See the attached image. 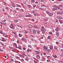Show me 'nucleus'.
I'll list each match as a JSON object with an SVG mask.
<instances>
[{"mask_svg": "<svg viewBox=\"0 0 63 63\" xmlns=\"http://www.w3.org/2000/svg\"><path fill=\"white\" fill-rule=\"evenodd\" d=\"M43 47L44 48V49L45 50H47V49L48 48V47H47V46H44Z\"/></svg>", "mask_w": 63, "mask_h": 63, "instance_id": "f257e3e1", "label": "nucleus"}, {"mask_svg": "<svg viewBox=\"0 0 63 63\" xmlns=\"http://www.w3.org/2000/svg\"><path fill=\"white\" fill-rule=\"evenodd\" d=\"M22 40V41H25V42L26 41V39H25V38H23L21 39Z\"/></svg>", "mask_w": 63, "mask_h": 63, "instance_id": "f03ea898", "label": "nucleus"}, {"mask_svg": "<svg viewBox=\"0 0 63 63\" xmlns=\"http://www.w3.org/2000/svg\"><path fill=\"white\" fill-rule=\"evenodd\" d=\"M63 18L62 17H61V16H59L58 17V19H62Z\"/></svg>", "mask_w": 63, "mask_h": 63, "instance_id": "7ed1b4c3", "label": "nucleus"}, {"mask_svg": "<svg viewBox=\"0 0 63 63\" xmlns=\"http://www.w3.org/2000/svg\"><path fill=\"white\" fill-rule=\"evenodd\" d=\"M32 32L33 34H35L36 32V31L35 30H33L32 31Z\"/></svg>", "mask_w": 63, "mask_h": 63, "instance_id": "20e7f679", "label": "nucleus"}, {"mask_svg": "<svg viewBox=\"0 0 63 63\" xmlns=\"http://www.w3.org/2000/svg\"><path fill=\"white\" fill-rule=\"evenodd\" d=\"M58 29H59V28L58 27H57L55 29V31L56 32H57L58 31Z\"/></svg>", "mask_w": 63, "mask_h": 63, "instance_id": "39448f33", "label": "nucleus"}, {"mask_svg": "<svg viewBox=\"0 0 63 63\" xmlns=\"http://www.w3.org/2000/svg\"><path fill=\"white\" fill-rule=\"evenodd\" d=\"M61 12V13H60V12H57V14H60V15H62V14H63V12L62 11Z\"/></svg>", "mask_w": 63, "mask_h": 63, "instance_id": "423d86ee", "label": "nucleus"}, {"mask_svg": "<svg viewBox=\"0 0 63 63\" xmlns=\"http://www.w3.org/2000/svg\"><path fill=\"white\" fill-rule=\"evenodd\" d=\"M33 28H37L38 29H39V27L37 26H34Z\"/></svg>", "mask_w": 63, "mask_h": 63, "instance_id": "0eeeda50", "label": "nucleus"}, {"mask_svg": "<svg viewBox=\"0 0 63 63\" xmlns=\"http://www.w3.org/2000/svg\"><path fill=\"white\" fill-rule=\"evenodd\" d=\"M27 51L28 52H29V51H32V50H31V49H28L27 50Z\"/></svg>", "mask_w": 63, "mask_h": 63, "instance_id": "6e6552de", "label": "nucleus"}, {"mask_svg": "<svg viewBox=\"0 0 63 63\" xmlns=\"http://www.w3.org/2000/svg\"><path fill=\"white\" fill-rule=\"evenodd\" d=\"M2 41H3V42H5L6 40H5V39L4 38H3L1 40Z\"/></svg>", "mask_w": 63, "mask_h": 63, "instance_id": "1a4fd4ad", "label": "nucleus"}, {"mask_svg": "<svg viewBox=\"0 0 63 63\" xmlns=\"http://www.w3.org/2000/svg\"><path fill=\"white\" fill-rule=\"evenodd\" d=\"M28 26L29 27H30V28H32L33 27V26H32V25H28Z\"/></svg>", "mask_w": 63, "mask_h": 63, "instance_id": "9d476101", "label": "nucleus"}, {"mask_svg": "<svg viewBox=\"0 0 63 63\" xmlns=\"http://www.w3.org/2000/svg\"><path fill=\"white\" fill-rule=\"evenodd\" d=\"M19 49H21L22 48L20 46H19L18 48Z\"/></svg>", "mask_w": 63, "mask_h": 63, "instance_id": "9b49d317", "label": "nucleus"}, {"mask_svg": "<svg viewBox=\"0 0 63 63\" xmlns=\"http://www.w3.org/2000/svg\"><path fill=\"white\" fill-rule=\"evenodd\" d=\"M36 53L38 54H40V52L38 51H36L35 52Z\"/></svg>", "mask_w": 63, "mask_h": 63, "instance_id": "f8f14e48", "label": "nucleus"}, {"mask_svg": "<svg viewBox=\"0 0 63 63\" xmlns=\"http://www.w3.org/2000/svg\"><path fill=\"white\" fill-rule=\"evenodd\" d=\"M40 30L41 31H42V32H45V29H41Z\"/></svg>", "mask_w": 63, "mask_h": 63, "instance_id": "ddd939ff", "label": "nucleus"}, {"mask_svg": "<svg viewBox=\"0 0 63 63\" xmlns=\"http://www.w3.org/2000/svg\"><path fill=\"white\" fill-rule=\"evenodd\" d=\"M13 45L14 46H15V47H17V46H16V43H14L13 44Z\"/></svg>", "mask_w": 63, "mask_h": 63, "instance_id": "4468645a", "label": "nucleus"}, {"mask_svg": "<svg viewBox=\"0 0 63 63\" xmlns=\"http://www.w3.org/2000/svg\"><path fill=\"white\" fill-rule=\"evenodd\" d=\"M48 15H49V16H52L53 15V14L52 13H49V14Z\"/></svg>", "mask_w": 63, "mask_h": 63, "instance_id": "2eb2a0df", "label": "nucleus"}, {"mask_svg": "<svg viewBox=\"0 0 63 63\" xmlns=\"http://www.w3.org/2000/svg\"><path fill=\"white\" fill-rule=\"evenodd\" d=\"M29 58H27L25 60L26 61H28L29 60Z\"/></svg>", "mask_w": 63, "mask_h": 63, "instance_id": "dca6fc26", "label": "nucleus"}, {"mask_svg": "<svg viewBox=\"0 0 63 63\" xmlns=\"http://www.w3.org/2000/svg\"><path fill=\"white\" fill-rule=\"evenodd\" d=\"M57 8H52L53 10H54V11H55V10H57Z\"/></svg>", "mask_w": 63, "mask_h": 63, "instance_id": "f3484780", "label": "nucleus"}, {"mask_svg": "<svg viewBox=\"0 0 63 63\" xmlns=\"http://www.w3.org/2000/svg\"><path fill=\"white\" fill-rule=\"evenodd\" d=\"M53 48V47L52 46H50V49H52Z\"/></svg>", "mask_w": 63, "mask_h": 63, "instance_id": "a211bd4d", "label": "nucleus"}, {"mask_svg": "<svg viewBox=\"0 0 63 63\" xmlns=\"http://www.w3.org/2000/svg\"><path fill=\"white\" fill-rule=\"evenodd\" d=\"M34 59L35 60H36V61H38V62H39V60H38V59H36V58H34Z\"/></svg>", "mask_w": 63, "mask_h": 63, "instance_id": "6ab92c4d", "label": "nucleus"}, {"mask_svg": "<svg viewBox=\"0 0 63 63\" xmlns=\"http://www.w3.org/2000/svg\"><path fill=\"white\" fill-rule=\"evenodd\" d=\"M45 51L47 52H49V51H50V50L47 49L46 50H45Z\"/></svg>", "mask_w": 63, "mask_h": 63, "instance_id": "aec40b11", "label": "nucleus"}, {"mask_svg": "<svg viewBox=\"0 0 63 63\" xmlns=\"http://www.w3.org/2000/svg\"><path fill=\"white\" fill-rule=\"evenodd\" d=\"M17 26H18V27H20V28H22V27L19 25H17Z\"/></svg>", "mask_w": 63, "mask_h": 63, "instance_id": "412c9836", "label": "nucleus"}, {"mask_svg": "<svg viewBox=\"0 0 63 63\" xmlns=\"http://www.w3.org/2000/svg\"><path fill=\"white\" fill-rule=\"evenodd\" d=\"M31 2H32V3H34V2H35V0H32Z\"/></svg>", "mask_w": 63, "mask_h": 63, "instance_id": "4be33fe9", "label": "nucleus"}, {"mask_svg": "<svg viewBox=\"0 0 63 63\" xmlns=\"http://www.w3.org/2000/svg\"><path fill=\"white\" fill-rule=\"evenodd\" d=\"M46 13L47 14H48V15H49V14L50 13V12H49L47 11H46Z\"/></svg>", "mask_w": 63, "mask_h": 63, "instance_id": "5701e85b", "label": "nucleus"}, {"mask_svg": "<svg viewBox=\"0 0 63 63\" xmlns=\"http://www.w3.org/2000/svg\"><path fill=\"white\" fill-rule=\"evenodd\" d=\"M12 7H15V4H14V3H13L12 5Z\"/></svg>", "mask_w": 63, "mask_h": 63, "instance_id": "b1692460", "label": "nucleus"}, {"mask_svg": "<svg viewBox=\"0 0 63 63\" xmlns=\"http://www.w3.org/2000/svg\"><path fill=\"white\" fill-rule=\"evenodd\" d=\"M18 36H19V37H21L22 36V35H21V34H20V33H19Z\"/></svg>", "mask_w": 63, "mask_h": 63, "instance_id": "393cba45", "label": "nucleus"}, {"mask_svg": "<svg viewBox=\"0 0 63 63\" xmlns=\"http://www.w3.org/2000/svg\"><path fill=\"white\" fill-rule=\"evenodd\" d=\"M56 34L57 36H58L59 35V33H58V32H56Z\"/></svg>", "mask_w": 63, "mask_h": 63, "instance_id": "a878e982", "label": "nucleus"}, {"mask_svg": "<svg viewBox=\"0 0 63 63\" xmlns=\"http://www.w3.org/2000/svg\"><path fill=\"white\" fill-rule=\"evenodd\" d=\"M50 58V57L49 56H47V59H48L49 58Z\"/></svg>", "mask_w": 63, "mask_h": 63, "instance_id": "bb28decb", "label": "nucleus"}, {"mask_svg": "<svg viewBox=\"0 0 63 63\" xmlns=\"http://www.w3.org/2000/svg\"><path fill=\"white\" fill-rule=\"evenodd\" d=\"M53 57L54 58H57V56L55 55L54 56H53Z\"/></svg>", "mask_w": 63, "mask_h": 63, "instance_id": "cd10ccee", "label": "nucleus"}, {"mask_svg": "<svg viewBox=\"0 0 63 63\" xmlns=\"http://www.w3.org/2000/svg\"><path fill=\"white\" fill-rule=\"evenodd\" d=\"M28 47H32V46L30 45H28Z\"/></svg>", "mask_w": 63, "mask_h": 63, "instance_id": "c85d7f7f", "label": "nucleus"}, {"mask_svg": "<svg viewBox=\"0 0 63 63\" xmlns=\"http://www.w3.org/2000/svg\"><path fill=\"white\" fill-rule=\"evenodd\" d=\"M25 34H27L28 33V32L27 31H25Z\"/></svg>", "mask_w": 63, "mask_h": 63, "instance_id": "c756f323", "label": "nucleus"}, {"mask_svg": "<svg viewBox=\"0 0 63 63\" xmlns=\"http://www.w3.org/2000/svg\"><path fill=\"white\" fill-rule=\"evenodd\" d=\"M32 17V15H29V17Z\"/></svg>", "mask_w": 63, "mask_h": 63, "instance_id": "7c9ffc66", "label": "nucleus"}, {"mask_svg": "<svg viewBox=\"0 0 63 63\" xmlns=\"http://www.w3.org/2000/svg\"><path fill=\"white\" fill-rule=\"evenodd\" d=\"M54 7L56 8H57V6L56 5H54Z\"/></svg>", "mask_w": 63, "mask_h": 63, "instance_id": "2f4dec72", "label": "nucleus"}, {"mask_svg": "<svg viewBox=\"0 0 63 63\" xmlns=\"http://www.w3.org/2000/svg\"><path fill=\"white\" fill-rule=\"evenodd\" d=\"M14 21L15 22H18V20H15Z\"/></svg>", "mask_w": 63, "mask_h": 63, "instance_id": "473e14b6", "label": "nucleus"}, {"mask_svg": "<svg viewBox=\"0 0 63 63\" xmlns=\"http://www.w3.org/2000/svg\"><path fill=\"white\" fill-rule=\"evenodd\" d=\"M22 54H23V55H25V56H27V55H25V54L24 53H23Z\"/></svg>", "mask_w": 63, "mask_h": 63, "instance_id": "72a5a7b5", "label": "nucleus"}, {"mask_svg": "<svg viewBox=\"0 0 63 63\" xmlns=\"http://www.w3.org/2000/svg\"><path fill=\"white\" fill-rule=\"evenodd\" d=\"M23 50H26V48L23 47Z\"/></svg>", "mask_w": 63, "mask_h": 63, "instance_id": "f704fd0d", "label": "nucleus"}, {"mask_svg": "<svg viewBox=\"0 0 63 63\" xmlns=\"http://www.w3.org/2000/svg\"><path fill=\"white\" fill-rule=\"evenodd\" d=\"M41 29H44V26H42Z\"/></svg>", "mask_w": 63, "mask_h": 63, "instance_id": "c9c22d12", "label": "nucleus"}, {"mask_svg": "<svg viewBox=\"0 0 63 63\" xmlns=\"http://www.w3.org/2000/svg\"><path fill=\"white\" fill-rule=\"evenodd\" d=\"M50 36H49L48 37L47 39H50Z\"/></svg>", "mask_w": 63, "mask_h": 63, "instance_id": "e433bc0d", "label": "nucleus"}, {"mask_svg": "<svg viewBox=\"0 0 63 63\" xmlns=\"http://www.w3.org/2000/svg\"><path fill=\"white\" fill-rule=\"evenodd\" d=\"M4 36H5V37H6V38L8 37V36H7V35L6 34Z\"/></svg>", "mask_w": 63, "mask_h": 63, "instance_id": "4c0bfd02", "label": "nucleus"}, {"mask_svg": "<svg viewBox=\"0 0 63 63\" xmlns=\"http://www.w3.org/2000/svg\"><path fill=\"white\" fill-rule=\"evenodd\" d=\"M49 34L50 35H52V33L51 32H49Z\"/></svg>", "mask_w": 63, "mask_h": 63, "instance_id": "58836bf2", "label": "nucleus"}, {"mask_svg": "<svg viewBox=\"0 0 63 63\" xmlns=\"http://www.w3.org/2000/svg\"><path fill=\"white\" fill-rule=\"evenodd\" d=\"M56 44L57 45H58L59 43L58 42H56Z\"/></svg>", "mask_w": 63, "mask_h": 63, "instance_id": "ea45409f", "label": "nucleus"}, {"mask_svg": "<svg viewBox=\"0 0 63 63\" xmlns=\"http://www.w3.org/2000/svg\"><path fill=\"white\" fill-rule=\"evenodd\" d=\"M0 33H1V34H3V32H2V31H0Z\"/></svg>", "mask_w": 63, "mask_h": 63, "instance_id": "a19ab883", "label": "nucleus"}, {"mask_svg": "<svg viewBox=\"0 0 63 63\" xmlns=\"http://www.w3.org/2000/svg\"><path fill=\"white\" fill-rule=\"evenodd\" d=\"M15 62L16 63H18V61H16V60H15Z\"/></svg>", "mask_w": 63, "mask_h": 63, "instance_id": "79ce46f5", "label": "nucleus"}, {"mask_svg": "<svg viewBox=\"0 0 63 63\" xmlns=\"http://www.w3.org/2000/svg\"><path fill=\"white\" fill-rule=\"evenodd\" d=\"M62 4L60 5V7H62Z\"/></svg>", "mask_w": 63, "mask_h": 63, "instance_id": "37998d69", "label": "nucleus"}, {"mask_svg": "<svg viewBox=\"0 0 63 63\" xmlns=\"http://www.w3.org/2000/svg\"><path fill=\"white\" fill-rule=\"evenodd\" d=\"M0 23L1 24H2V25H3V23H2V22H0Z\"/></svg>", "mask_w": 63, "mask_h": 63, "instance_id": "c03bdc74", "label": "nucleus"}, {"mask_svg": "<svg viewBox=\"0 0 63 63\" xmlns=\"http://www.w3.org/2000/svg\"><path fill=\"white\" fill-rule=\"evenodd\" d=\"M25 17H29V15H27L25 16Z\"/></svg>", "mask_w": 63, "mask_h": 63, "instance_id": "a18cd8bd", "label": "nucleus"}, {"mask_svg": "<svg viewBox=\"0 0 63 63\" xmlns=\"http://www.w3.org/2000/svg\"><path fill=\"white\" fill-rule=\"evenodd\" d=\"M59 22L60 23L61 22H62V20H59Z\"/></svg>", "mask_w": 63, "mask_h": 63, "instance_id": "49530a36", "label": "nucleus"}, {"mask_svg": "<svg viewBox=\"0 0 63 63\" xmlns=\"http://www.w3.org/2000/svg\"><path fill=\"white\" fill-rule=\"evenodd\" d=\"M17 7H20V5H18V4H17Z\"/></svg>", "mask_w": 63, "mask_h": 63, "instance_id": "de8ad7c7", "label": "nucleus"}, {"mask_svg": "<svg viewBox=\"0 0 63 63\" xmlns=\"http://www.w3.org/2000/svg\"><path fill=\"white\" fill-rule=\"evenodd\" d=\"M63 63V62H61V61L59 62V63Z\"/></svg>", "mask_w": 63, "mask_h": 63, "instance_id": "09e8293b", "label": "nucleus"}, {"mask_svg": "<svg viewBox=\"0 0 63 63\" xmlns=\"http://www.w3.org/2000/svg\"><path fill=\"white\" fill-rule=\"evenodd\" d=\"M37 56H38V57H40V55H37Z\"/></svg>", "mask_w": 63, "mask_h": 63, "instance_id": "8fccbe9b", "label": "nucleus"}, {"mask_svg": "<svg viewBox=\"0 0 63 63\" xmlns=\"http://www.w3.org/2000/svg\"><path fill=\"white\" fill-rule=\"evenodd\" d=\"M16 58H19V59H20V58H19L17 56L16 57Z\"/></svg>", "mask_w": 63, "mask_h": 63, "instance_id": "3c124183", "label": "nucleus"}, {"mask_svg": "<svg viewBox=\"0 0 63 63\" xmlns=\"http://www.w3.org/2000/svg\"><path fill=\"white\" fill-rule=\"evenodd\" d=\"M32 21H35V20L34 19H32Z\"/></svg>", "mask_w": 63, "mask_h": 63, "instance_id": "603ef678", "label": "nucleus"}, {"mask_svg": "<svg viewBox=\"0 0 63 63\" xmlns=\"http://www.w3.org/2000/svg\"><path fill=\"white\" fill-rule=\"evenodd\" d=\"M14 37L15 38H17V35H14Z\"/></svg>", "mask_w": 63, "mask_h": 63, "instance_id": "864d4df0", "label": "nucleus"}, {"mask_svg": "<svg viewBox=\"0 0 63 63\" xmlns=\"http://www.w3.org/2000/svg\"><path fill=\"white\" fill-rule=\"evenodd\" d=\"M41 2H44V0H41Z\"/></svg>", "mask_w": 63, "mask_h": 63, "instance_id": "5fc2aeb1", "label": "nucleus"}, {"mask_svg": "<svg viewBox=\"0 0 63 63\" xmlns=\"http://www.w3.org/2000/svg\"><path fill=\"white\" fill-rule=\"evenodd\" d=\"M6 9H9V7H6Z\"/></svg>", "mask_w": 63, "mask_h": 63, "instance_id": "6e6d98bb", "label": "nucleus"}, {"mask_svg": "<svg viewBox=\"0 0 63 63\" xmlns=\"http://www.w3.org/2000/svg\"><path fill=\"white\" fill-rule=\"evenodd\" d=\"M57 0L58 1H60V2H61V1H62V0Z\"/></svg>", "mask_w": 63, "mask_h": 63, "instance_id": "4d7b16f0", "label": "nucleus"}, {"mask_svg": "<svg viewBox=\"0 0 63 63\" xmlns=\"http://www.w3.org/2000/svg\"><path fill=\"white\" fill-rule=\"evenodd\" d=\"M11 26H12V27H13V24L12 23V24H11Z\"/></svg>", "mask_w": 63, "mask_h": 63, "instance_id": "13d9d810", "label": "nucleus"}, {"mask_svg": "<svg viewBox=\"0 0 63 63\" xmlns=\"http://www.w3.org/2000/svg\"><path fill=\"white\" fill-rule=\"evenodd\" d=\"M28 7H29V8H30V5H28Z\"/></svg>", "mask_w": 63, "mask_h": 63, "instance_id": "bf43d9fd", "label": "nucleus"}, {"mask_svg": "<svg viewBox=\"0 0 63 63\" xmlns=\"http://www.w3.org/2000/svg\"><path fill=\"white\" fill-rule=\"evenodd\" d=\"M54 48L55 49H56L57 48L56 47H54Z\"/></svg>", "mask_w": 63, "mask_h": 63, "instance_id": "052dcab7", "label": "nucleus"}, {"mask_svg": "<svg viewBox=\"0 0 63 63\" xmlns=\"http://www.w3.org/2000/svg\"><path fill=\"white\" fill-rule=\"evenodd\" d=\"M37 15V14H34V16H36Z\"/></svg>", "mask_w": 63, "mask_h": 63, "instance_id": "680f3d73", "label": "nucleus"}, {"mask_svg": "<svg viewBox=\"0 0 63 63\" xmlns=\"http://www.w3.org/2000/svg\"><path fill=\"white\" fill-rule=\"evenodd\" d=\"M1 44L2 45V46H4V44L2 43H1Z\"/></svg>", "mask_w": 63, "mask_h": 63, "instance_id": "e2e57ef3", "label": "nucleus"}, {"mask_svg": "<svg viewBox=\"0 0 63 63\" xmlns=\"http://www.w3.org/2000/svg\"><path fill=\"white\" fill-rule=\"evenodd\" d=\"M16 9L17 10H19V8H16Z\"/></svg>", "mask_w": 63, "mask_h": 63, "instance_id": "0e129e2a", "label": "nucleus"}, {"mask_svg": "<svg viewBox=\"0 0 63 63\" xmlns=\"http://www.w3.org/2000/svg\"><path fill=\"white\" fill-rule=\"evenodd\" d=\"M3 24L4 25H6V23H4Z\"/></svg>", "mask_w": 63, "mask_h": 63, "instance_id": "69168bd1", "label": "nucleus"}, {"mask_svg": "<svg viewBox=\"0 0 63 63\" xmlns=\"http://www.w3.org/2000/svg\"><path fill=\"white\" fill-rule=\"evenodd\" d=\"M36 4H35L34 6H33V7H36Z\"/></svg>", "mask_w": 63, "mask_h": 63, "instance_id": "338daca9", "label": "nucleus"}, {"mask_svg": "<svg viewBox=\"0 0 63 63\" xmlns=\"http://www.w3.org/2000/svg\"><path fill=\"white\" fill-rule=\"evenodd\" d=\"M56 22H58V20L57 19L56 21Z\"/></svg>", "mask_w": 63, "mask_h": 63, "instance_id": "774afa93", "label": "nucleus"}]
</instances>
